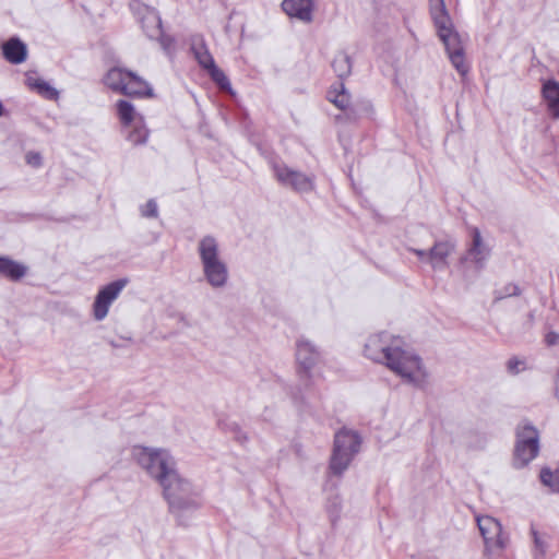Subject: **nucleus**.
<instances>
[{"mask_svg": "<svg viewBox=\"0 0 559 559\" xmlns=\"http://www.w3.org/2000/svg\"><path fill=\"white\" fill-rule=\"evenodd\" d=\"M361 444L360 436L353 430L341 429L334 436V447L330 460V471L341 476L352 463L354 456L359 452Z\"/></svg>", "mask_w": 559, "mask_h": 559, "instance_id": "obj_6", "label": "nucleus"}, {"mask_svg": "<svg viewBox=\"0 0 559 559\" xmlns=\"http://www.w3.org/2000/svg\"><path fill=\"white\" fill-rule=\"evenodd\" d=\"M544 342L547 346H555L559 343V333L556 331H548L545 334Z\"/></svg>", "mask_w": 559, "mask_h": 559, "instance_id": "obj_36", "label": "nucleus"}, {"mask_svg": "<svg viewBox=\"0 0 559 559\" xmlns=\"http://www.w3.org/2000/svg\"><path fill=\"white\" fill-rule=\"evenodd\" d=\"M532 534H533V537H534V546H535V559H543L545 557V554H546V545L545 543L540 539L537 531L535 530H532Z\"/></svg>", "mask_w": 559, "mask_h": 559, "instance_id": "obj_32", "label": "nucleus"}, {"mask_svg": "<svg viewBox=\"0 0 559 559\" xmlns=\"http://www.w3.org/2000/svg\"><path fill=\"white\" fill-rule=\"evenodd\" d=\"M209 74L211 79L218 85V87L223 91H230V82L226 74L214 63L209 69Z\"/></svg>", "mask_w": 559, "mask_h": 559, "instance_id": "obj_27", "label": "nucleus"}, {"mask_svg": "<svg viewBox=\"0 0 559 559\" xmlns=\"http://www.w3.org/2000/svg\"><path fill=\"white\" fill-rule=\"evenodd\" d=\"M526 369L525 360L519 359L518 357H512L507 362V370L511 374H518L521 371Z\"/></svg>", "mask_w": 559, "mask_h": 559, "instance_id": "obj_30", "label": "nucleus"}, {"mask_svg": "<svg viewBox=\"0 0 559 559\" xmlns=\"http://www.w3.org/2000/svg\"><path fill=\"white\" fill-rule=\"evenodd\" d=\"M437 33L443 43L452 66L461 75H465L469 67L465 63L464 48L461 37L454 31L451 17L448 14L436 16L432 19Z\"/></svg>", "mask_w": 559, "mask_h": 559, "instance_id": "obj_5", "label": "nucleus"}, {"mask_svg": "<svg viewBox=\"0 0 559 559\" xmlns=\"http://www.w3.org/2000/svg\"><path fill=\"white\" fill-rule=\"evenodd\" d=\"M117 112L119 119L123 126H130L135 118V111L133 105L124 99L117 102Z\"/></svg>", "mask_w": 559, "mask_h": 559, "instance_id": "obj_25", "label": "nucleus"}, {"mask_svg": "<svg viewBox=\"0 0 559 559\" xmlns=\"http://www.w3.org/2000/svg\"><path fill=\"white\" fill-rule=\"evenodd\" d=\"M109 344H110L112 347H115V348L119 347V345H118L117 343H115L114 341H110V342H109Z\"/></svg>", "mask_w": 559, "mask_h": 559, "instance_id": "obj_39", "label": "nucleus"}, {"mask_svg": "<svg viewBox=\"0 0 559 559\" xmlns=\"http://www.w3.org/2000/svg\"><path fill=\"white\" fill-rule=\"evenodd\" d=\"M402 343L401 337L381 332L368 338L365 344V355L386 366L404 382L417 389H424L428 382V372L423 359L413 350L403 348Z\"/></svg>", "mask_w": 559, "mask_h": 559, "instance_id": "obj_1", "label": "nucleus"}, {"mask_svg": "<svg viewBox=\"0 0 559 559\" xmlns=\"http://www.w3.org/2000/svg\"><path fill=\"white\" fill-rule=\"evenodd\" d=\"M25 159L26 163L34 168H39L43 165V157L38 152H28Z\"/></svg>", "mask_w": 559, "mask_h": 559, "instance_id": "obj_34", "label": "nucleus"}, {"mask_svg": "<svg viewBox=\"0 0 559 559\" xmlns=\"http://www.w3.org/2000/svg\"><path fill=\"white\" fill-rule=\"evenodd\" d=\"M321 353L317 346L305 337L296 343V359L298 364L299 379L308 385L311 378V369L319 362Z\"/></svg>", "mask_w": 559, "mask_h": 559, "instance_id": "obj_10", "label": "nucleus"}, {"mask_svg": "<svg viewBox=\"0 0 559 559\" xmlns=\"http://www.w3.org/2000/svg\"><path fill=\"white\" fill-rule=\"evenodd\" d=\"M127 284V278H119L99 289L93 304L95 320L102 321L107 317L111 304L118 298Z\"/></svg>", "mask_w": 559, "mask_h": 559, "instance_id": "obj_11", "label": "nucleus"}, {"mask_svg": "<svg viewBox=\"0 0 559 559\" xmlns=\"http://www.w3.org/2000/svg\"><path fill=\"white\" fill-rule=\"evenodd\" d=\"M429 7L432 19L436 16L448 14L444 0H430Z\"/></svg>", "mask_w": 559, "mask_h": 559, "instance_id": "obj_31", "label": "nucleus"}, {"mask_svg": "<svg viewBox=\"0 0 559 559\" xmlns=\"http://www.w3.org/2000/svg\"><path fill=\"white\" fill-rule=\"evenodd\" d=\"M332 68L336 76L343 82L352 73L353 62L350 57L344 51L337 52L333 58Z\"/></svg>", "mask_w": 559, "mask_h": 559, "instance_id": "obj_23", "label": "nucleus"}, {"mask_svg": "<svg viewBox=\"0 0 559 559\" xmlns=\"http://www.w3.org/2000/svg\"><path fill=\"white\" fill-rule=\"evenodd\" d=\"M539 452V433L531 424L516 429L513 465L516 468L525 467Z\"/></svg>", "mask_w": 559, "mask_h": 559, "instance_id": "obj_7", "label": "nucleus"}, {"mask_svg": "<svg viewBox=\"0 0 559 559\" xmlns=\"http://www.w3.org/2000/svg\"><path fill=\"white\" fill-rule=\"evenodd\" d=\"M123 95L131 97H151L153 96V90L150 84L139 76L136 73L130 71L129 78L126 81V86L123 87Z\"/></svg>", "mask_w": 559, "mask_h": 559, "instance_id": "obj_18", "label": "nucleus"}, {"mask_svg": "<svg viewBox=\"0 0 559 559\" xmlns=\"http://www.w3.org/2000/svg\"><path fill=\"white\" fill-rule=\"evenodd\" d=\"M269 164L275 178L282 186L292 188L297 192H309L313 190L314 181L312 177L289 168L277 157H271Z\"/></svg>", "mask_w": 559, "mask_h": 559, "instance_id": "obj_8", "label": "nucleus"}, {"mask_svg": "<svg viewBox=\"0 0 559 559\" xmlns=\"http://www.w3.org/2000/svg\"><path fill=\"white\" fill-rule=\"evenodd\" d=\"M129 72L130 71L122 68H111L104 76V84L111 91L122 94L124 90L123 87L126 86V81L129 78Z\"/></svg>", "mask_w": 559, "mask_h": 559, "instance_id": "obj_21", "label": "nucleus"}, {"mask_svg": "<svg viewBox=\"0 0 559 559\" xmlns=\"http://www.w3.org/2000/svg\"><path fill=\"white\" fill-rule=\"evenodd\" d=\"M141 214L144 217L155 218L158 215L157 203L154 200H148L145 205L141 207Z\"/></svg>", "mask_w": 559, "mask_h": 559, "instance_id": "obj_33", "label": "nucleus"}, {"mask_svg": "<svg viewBox=\"0 0 559 559\" xmlns=\"http://www.w3.org/2000/svg\"><path fill=\"white\" fill-rule=\"evenodd\" d=\"M218 426L223 431L228 433L240 432V426L235 421L221 419L218 420Z\"/></svg>", "mask_w": 559, "mask_h": 559, "instance_id": "obj_35", "label": "nucleus"}, {"mask_svg": "<svg viewBox=\"0 0 559 559\" xmlns=\"http://www.w3.org/2000/svg\"><path fill=\"white\" fill-rule=\"evenodd\" d=\"M160 486L163 496L168 502L169 511L177 516L185 511L195 510L200 507L198 492L192 484L182 478L177 471Z\"/></svg>", "mask_w": 559, "mask_h": 559, "instance_id": "obj_2", "label": "nucleus"}, {"mask_svg": "<svg viewBox=\"0 0 559 559\" xmlns=\"http://www.w3.org/2000/svg\"><path fill=\"white\" fill-rule=\"evenodd\" d=\"M2 112H3V105H2V103L0 102V116H2Z\"/></svg>", "mask_w": 559, "mask_h": 559, "instance_id": "obj_40", "label": "nucleus"}, {"mask_svg": "<svg viewBox=\"0 0 559 559\" xmlns=\"http://www.w3.org/2000/svg\"><path fill=\"white\" fill-rule=\"evenodd\" d=\"M234 439L239 442L240 444H245L248 441L247 433L240 428V432H233L231 433Z\"/></svg>", "mask_w": 559, "mask_h": 559, "instance_id": "obj_38", "label": "nucleus"}, {"mask_svg": "<svg viewBox=\"0 0 559 559\" xmlns=\"http://www.w3.org/2000/svg\"><path fill=\"white\" fill-rule=\"evenodd\" d=\"M27 273V267L12 260L9 257L0 255V275L8 277L13 282H17L23 278Z\"/></svg>", "mask_w": 559, "mask_h": 559, "instance_id": "obj_20", "label": "nucleus"}, {"mask_svg": "<svg viewBox=\"0 0 559 559\" xmlns=\"http://www.w3.org/2000/svg\"><path fill=\"white\" fill-rule=\"evenodd\" d=\"M472 238L467 253L461 258V262L463 263L471 260L478 269H481L490 254V250L484 245L480 231L477 227L472 228Z\"/></svg>", "mask_w": 559, "mask_h": 559, "instance_id": "obj_13", "label": "nucleus"}, {"mask_svg": "<svg viewBox=\"0 0 559 559\" xmlns=\"http://www.w3.org/2000/svg\"><path fill=\"white\" fill-rule=\"evenodd\" d=\"M150 131L143 124L142 117L138 121L134 122L133 129L128 134V140L133 145L145 144L148 139Z\"/></svg>", "mask_w": 559, "mask_h": 559, "instance_id": "obj_24", "label": "nucleus"}, {"mask_svg": "<svg viewBox=\"0 0 559 559\" xmlns=\"http://www.w3.org/2000/svg\"><path fill=\"white\" fill-rule=\"evenodd\" d=\"M141 24L148 38L159 39L163 35L162 20L155 10L146 9V13L141 19Z\"/></svg>", "mask_w": 559, "mask_h": 559, "instance_id": "obj_19", "label": "nucleus"}, {"mask_svg": "<svg viewBox=\"0 0 559 559\" xmlns=\"http://www.w3.org/2000/svg\"><path fill=\"white\" fill-rule=\"evenodd\" d=\"M134 456L139 465L159 485L177 471L174 457L166 450L139 447L134 450Z\"/></svg>", "mask_w": 559, "mask_h": 559, "instance_id": "obj_4", "label": "nucleus"}, {"mask_svg": "<svg viewBox=\"0 0 559 559\" xmlns=\"http://www.w3.org/2000/svg\"><path fill=\"white\" fill-rule=\"evenodd\" d=\"M542 97L547 104L550 116L554 119H559V82L555 79L544 80Z\"/></svg>", "mask_w": 559, "mask_h": 559, "instance_id": "obj_16", "label": "nucleus"}, {"mask_svg": "<svg viewBox=\"0 0 559 559\" xmlns=\"http://www.w3.org/2000/svg\"><path fill=\"white\" fill-rule=\"evenodd\" d=\"M542 483L549 487L551 491L559 493V468L551 471L550 468H543L540 471Z\"/></svg>", "mask_w": 559, "mask_h": 559, "instance_id": "obj_26", "label": "nucleus"}, {"mask_svg": "<svg viewBox=\"0 0 559 559\" xmlns=\"http://www.w3.org/2000/svg\"><path fill=\"white\" fill-rule=\"evenodd\" d=\"M192 50L194 52L195 59L203 69L207 70L215 63L212 55L204 45L194 46Z\"/></svg>", "mask_w": 559, "mask_h": 559, "instance_id": "obj_28", "label": "nucleus"}, {"mask_svg": "<svg viewBox=\"0 0 559 559\" xmlns=\"http://www.w3.org/2000/svg\"><path fill=\"white\" fill-rule=\"evenodd\" d=\"M455 250V242L451 240L436 241L429 249V263L433 270H444L448 267V258Z\"/></svg>", "mask_w": 559, "mask_h": 559, "instance_id": "obj_15", "label": "nucleus"}, {"mask_svg": "<svg viewBox=\"0 0 559 559\" xmlns=\"http://www.w3.org/2000/svg\"><path fill=\"white\" fill-rule=\"evenodd\" d=\"M198 252L207 283L214 288L224 287L228 281V269L219 258L216 239L213 236L203 237L199 242Z\"/></svg>", "mask_w": 559, "mask_h": 559, "instance_id": "obj_3", "label": "nucleus"}, {"mask_svg": "<svg viewBox=\"0 0 559 559\" xmlns=\"http://www.w3.org/2000/svg\"><path fill=\"white\" fill-rule=\"evenodd\" d=\"M409 251L415 253L419 258V260L429 262V251L415 248H411Z\"/></svg>", "mask_w": 559, "mask_h": 559, "instance_id": "obj_37", "label": "nucleus"}, {"mask_svg": "<svg viewBox=\"0 0 559 559\" xmlns=\"http://www.w3.org/2000/svg\"><path fill=\"white\" fill-rule=\"evenodd\" d=\"M521 295V288L514 284V283H508L500 289H496L493 292V301L498 302L504 298L512 297V296H520Z\"/></svg>", "mask_w": 559, "mask_h": 559, "instance_id": "obj_29", "label": "nucleus"}, {"mask_svg": "<svg viewBox=\"0 0 559 559\" xmlns=\"http://www.w3.org/2000/svg\"><path fill=\"white\" fill-rule=\"evenodd\" d=\"M26 85L46 99L55 100L59 96L58 91L40 78L28 75L26 78Z\"/></svg>", "mask_w": 559, "mask_h": 559, "instance_id": "obj_22", "label": "nucleus"}, {"mask_svg": "<svg viewBox=\"0 0 559 559\" xmlns=\"http://www.w3.org/2000/svg\"><path fill=\"white\" fill-rule=\"evenodd\" d=\"M477 525L484 538L486 551L499 556L508 546L509 537L499 521L492 516H478Z\"/></svg>", "mask_w": 559, "mask_h": 559, "instance_id": "obj_9", "label": "nucleus"}, {"mask_svg": "<svg viewBox=\"0 0 559 559\" xmlns=\"http://www.w3.org/2000/svg\"><path fill=\"white\" fill-rule=\"evenodd\" d=\"M282 8L288 16L304 23H311L313 20L314 3L312 0H283Z\"/></svg>", "mask_w": 559, "mask_h": 559, "instance_id": "obj_14", "label": "nucleus"}, {"mask_svg": "<svg viewBox=\"0 0 559 559\" xmlns=\"http://www.w3.org/2000/svg\"><path fill=\"white\" fill-rule=\"evenodd\" d=\"M2 53L10 63L20 64L26 60L27 47L20 38L13 37L2 45Z\"/></svg>", "mask_w": 559, "mask_h": 559, "instance_id": "obj_17", "label": "nucleus"}, {"mask_svg": "<svg viewBox=\"0 0 559 559\" xmlns=\"http://www.w3.org/2000/svg\"><path fill=\"white\" fill-rule=\"evenodd\" d=\"M326 98L344 114L336 116L337 121L355 122L358 120L357 111L350 106V94L345 88L344 82L340 81L333 84L328 93Z\"/></svg>", "mask_w": 559, "mask_h": 559, "instance_id": "obj_12", "label": "nucleus"}]
</instances>
